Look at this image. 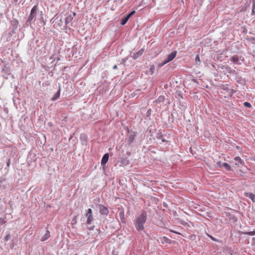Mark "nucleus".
Returning a JSON list of instances; mask_svg holds the SVG:
<instances>
[{"instance_id":"b1692460","label":"nucleus","mask_w":255,"mask_h":255,"mask_svg":"<svg viewBox=\"0 0 255 255\" xmlns=\"http://www.w3.org/2000/svg\"><path fill=\"white\" fill-rule=\"evenodd\" d=\"M77 220V216H75L72 219V222L73 224H76Z\"/></svg>"},{"instance_id":"a211bd4d","label":"nucleus","mask_w":255,"mask_h":255,"mask_svg":"<svg viewBox=\"0 0 255 255\" xmlns=\"http://www.w3.org/2000/svg\"><path fill=\"white\" fill-rule=\"evenodd\" d=\"M154 70H155L154 65H151L149 68V72H150V74L151 75L154 73Z\"/></svg>"},{"instance_id":"f8f14e48","label":"nucleus","mask_w":255,"mask_h":255,"mask_svg":"<svg viewBox=\"0 0 255 255\" xmlns=\"http://www.w3.org/2000/svg\"><path fill=\"white\" fill-rule=\"evenodd\" d=\"M135 136H136V134L135 133V132H133L132 134L129 135V138H128V143L129 144H130L133 142Z\"/></svg>"},{"instance_id":"dca6fc26","label":"nucleus","mask_w":255,"mask_h":255,"mask_svg":"<svg viewBox=\"0 0 255 255\" xmlns=\"http://www.w3.org/2000/svg\"><path fill=\"white\" fill-rule=\"evenodd\" d=\"M234 160L237 161L240 164L242 165L244 164V161L239 156L235 157Z\"/></svg>"},{"instance_id":"f3484780","label":"nucleus","mask_w":255,"mask_h":255,"mask_svg":"<svg viewBox=\"0 0 255 255\" xmlns=\"http://www.w3.org/2000/svg\"><path fill=\"white\" fill-rule=\"evenodd\" d=\"M73 19V17H72L71 15L67 16L65 18V23L66 24L69 23L70 21H71Z\"/></svg>"},{"instance_id":"a878e982","label":"nucleus","mask_w":255,"mask_h":255,"mask_svg":"<svg viewBox=\"0 0 255 255\" xmlns=\"http://www.w3.org/2000/svg\"><path fill=\"white\" fill-rule=\"evenodd\" d=\"M244 105L245 106H246V107H249V108H251V105L250 103L249 102H245L244 103Z\"/></svg>"},{"instance_id":"2eb2a0df","label":"nucleus","mask_w":255,"mask_h":255,"mask_svg":"<svg viewBox=\"0 0 255 255\" xmlns=\"http://www.w3.org/2000/svg\"><path fill=\"white\" fill-rule=\"evenodd\" d=\"M129 164V161L126 158L123 159L122 160L121 164L120 166H126Z\"/></svg>"},{"instance_id":"72a5a7b5","label":"nucleus","mask_w":255,"mask_h":255,"mask_svg":"<svg viewBox=\"0 0 255 255\" xmlns=\"http://www.w3.org/2000/svg\"><path fill=\"white\" fill-rule=\"evenodd\" d=\"M76 13L74 12L73 13V16H72V17H74L76 15Z\"/></svg>"},{"instance_id":"cd10ccee","label":"nucleus","mask_w":255,"mask_h":255,"mask_svg":"<svg viewBox=\"0 0 255 255\" xmlns=\"http://www.w3.org/2000/svg\"><path fill=\"white\" fill-rule=\"evenodd\" d=\"M195 61L196 62H200V57H199V56L198 55H197L196 56V58H195Z\"/></svg>"},{"instance_id":"0eeeda50","label":"nucleus","mask_w":255,"mask_h":255,"mask_svg":"<svg viewBox=\"0 0 255 255\" xmlns=\"http://www.w3.org/2000/svg\"><path fill=\"white\" fill-rule=\"evenodd\" d=\"M218 166L220 167H224L227 171L231 170V167L227 163H221V162L217 163Z\"/></svg>"},{"instance_id":"473e14b6","label":"nucleus","mask_w":255,"mask_h":255,"mask_svg":"<svg viewBox=\"0 0 255 255\" xmlns=\"http://www.w3.org/2000/svg\"><path fill=\"white\" fill-rule=\"evenodd\" d=\"M113 69H117V66L116 65H115L114 67H113Z\"/></svg>"},{"instance_id":"20e7f679","label":"nucleus","mask_w":255,"mask_h":255,"mask_svg":"<svg viewBox=\"0 0 255 255\" xmlns=\"http://www.w3.org/2000/svg\"><path fill=\"white\" fill-rule=\"evenodd\" d=\"M98 208L101 214L106 216H108L109 211L107 207H105L103 205L99 204L98 205Z\"/></svg>"},{"instance_id":"e433bc0d","label":"nucleus","mask_w":255,"mask_h":255,"mask_svg":"<svg viewBox=\"0 0 255 255\" xmlns=\"http://www.w3.org/2000/svg\"><path fill=\"white\" fill-rule=\"evenodd\" d=\"M14 1H17V0H14Z\"/></svg>"},{"instance_id":"393cba45","label":"nucleus","mask_w":255,"mask_h":255,"mask_svg":"<svg viewBox=\"0 0 255 255\" xmlns=\"http://www.w3.org/2000/svg\"><path fill=\"white\" fill-rule=\"evenodd\" d=\"M6 223V221L1 218H0V225H2Z\"/></svg>"},{"instance_id":"bb28decb","label":"nucleus","mask_w":255,"mask_h":255,"mask_svg":"<svg viewBox=\"0 0 255 255\" xmlns=\"http://www.w3.org/2000/svg\"><path fill=\"white\" fill-rule=\"evenodd\" d=\"M135 11L134 10L132 11L127 15L128 16L129 18H130L133 14H134L135 13Z\"/></svg>"},{"instance_id":"ddd939ff","label":"nucleus","mask_w":255,"mask_h":255,"mask_svg":"<svg viewBox=\"0 0 255 255\" xmlns=\"http://www.w3.org/2000/svg\"><path fill=\"white\" fill-rule=\"evenodd\" d=\"M60 95V88H59L58 91L56 93H55V95H54V96L52 97V98L51 99L52 101H55L57 99H58L59 98Z\"/></svg>"},{"instance_id":"423d86ee","label":"nucleus","mask_w":255,"mask_h":255,"mask_svg":"<svg viewBox=\"0 0 255 255\" xmlns=\"http://www.w3.org/2000/svg\"><path fill=\"white\" fill-rule=\"evenodd\" d=\"M109 158V155L108 153H106L103 155L102 160H101L102 166H105V165L108 161Z\"/></svg>"},{"instance_id":"4468645a","label":"nucleus","mask_w":255,"mask_h":255,"mask_svg":"<svg viewBox=\"0 0 255 255\" xmlns=\"http://www.w3.org/2000/svg\"><path fill=\"white\" fill-rule=\"evenodd\" d=\"M129 18L128 16L127 15L126 17L122 19L121 24L123 25L126 24Z\"/></svg>"},{"instance_id":"6e6552de","label":"nucleus","mask_w":255,"mask_h":255,"mask_svg":"<svg viewBox=\"0 0 255 255\" xmlns=\"http://www.w3.org/2000/svg\"><path fill=\"white\" fill-rule=\"evenodd\" d=\"M120 210V212H119V216H120V219L121 220V222H123V223H125L126 222V219L125 218V211H124V209L123 208L119 210Z\"/></svg>"},{"instance_id":"2f4dec72","label":"nucleus","mask_w":255,"mask_h":255,"mask_svg":"<svg viewBox=\"0 0 255 255\" xmlns=\"http://www.w3.org/2000/svg\"><path fill=\"white\" fill-rule=\"evenodd\" d=\"M163 239L164 240H165V242H167V241L168 240L166 237H163Z\"/></svg>"},{"instance_id":"f704fd0d","label":"nucleus","mask_w":255,"mask_h":255,"mask_svg":"<svg viewBox=\"0 0 255 255\" xmlns=\"http://www.w3.org/2000/svg\"><path fill=\"white\" fill-rule=\"evenodd\" d=\"M234 92V90H232V93H233Z\"/></svg>"},{"instance_id":"6ab92c4d","label":"nucleus","mask_w":255,"mask_h":255,"mask_svg":"<svg viewBox=\"0 0 255 255\" xmlns=\"http://www.w3.org/2000/svg\"><path fill=\"white\" fill-rule=\"evenodd\" d=\"M231 60L236 63L239 61V58L237 56H234L231 58Z\"/></svg>"},{"instance_id":"c9c22d12","label":"nucleus","mask_w":255,"mask_h":255,"mask_svg":"<svg viewBox=\"0 0 255 255\" xmlns=\"http://www.w3.org/2000/svg\"><path fill=\"white\" fill-rule=\"evenodd\" d=\"M253 240H255V238H254L253 239Z\"/></svg>"},{"instance_id":"aec40b11","label":"nucleus","mask_w":255,"mask_h":255,"mask_svg":"<svg viewBox=\"0 0 255 255\" xmlns=\"http://www.w3.org/2000/svg\"><path fill=\"white\" fill-rule=\"evenodd\" d=\"M243 234L249 236H254L255 235V231L244 232Z\"/></svg>"},{"instance_id":"c756f323","label":"nucleus","mask_w":255,"mask_h":255,"mask_svg":"<svg viewBox=\"0 0 255 255\" xmlns=\"http://www.w3.org/2000/svg\"><path fill=\"white\" fill-rule=\"evenodd\" d=\"M222 89L224 90H227V88L226 87H225L224 86H223Z\"/></svg>"},{"instance_id":"39448f33","label":"nucleus","mask_w":255,"mask_h":255,"mask_svg":"<svg viewBox=\"0 0 255 255\" xmlns=\"http://www.w3.org/2000/svg\"><path fill=\"white\" fill-rule=\"evenodd\" d=\"M177 54L176 51H174L172 52L170 54H169L166 59H165L164 60L165 61V63H168L172 60H173L175 57H176V55Z\"/></svg>"},{"instance_id":"5701e85b","label":"nucleus","mask_w":255,"mask_h":255,"mask_svg":"<svg viewBox=\"0 0 255 255\" xmlns=\"http://www.w3.org/2000/svg\"><path fill=\"white\" fill-rule=\"evenodd\" d=\"M167 64V63H165V61L164 60L163 62L162 63H159L158 64V67L159 68H160L161 67H162L163 65H164L165 64Z\"/></svg>"},{"instance_id":"412c9836","label":"nucleus","mask_w":255,"mask_h":255,"mask_svg":"<svg viewBox=\"0 0 255 255\" xmlns=\"http://www.w3.org/2000/svg\"><path fill=\"white\" fill-rule=\"evenodd\" d=\"M207 236L211 239L213 241H215V242H220V241L217 239L216 238H214V237H213L211 235H210L209 234H207Z\"/></svg>"},{"instance_id":"4be33fe9","label":"nucleus","mask_w":255,"mask_h":255,"mask_svg":"<svg viewBox=\"0 0 255 255\" xmlns=\"http://www.w3.org/2000/svg\"><path fill=\"white\" fill-rule=\"evenodd\" d=\"M165 100V97L163 96H160L158 97L157 101L159 102H163Z\"/></svg>"},{"instance_id":"f03ea898","label":"nucleus","mask_w":255,"mask_h":255,"mask_svg":"<svg viewBox=\"0 0 255 255\" xmlns=\"http://www.w3.org/2000/svg\"><path fill=\"white\" fill-rule=\"evenodd\" d=\"M37 10V6L36 5H34L32 8L30 14L27 18V22H30L35 18Z\"/></svg>"},{"instance_id":"7ed1b4c3","label":"nucleus","mask_w":255,"mask_h":255,"mask_svg":"<svg viewBox=\"0 0 255 255\" xmlns=\"http://www.w3.org/2000/svg\"><path fill=\"white\" fill-rule=\"evenodd\" d=\"M86 217L87 218V224L90 225L93 221L94 218L92 214V210L91 209H88L86 211Z\"/></svg>"},{"instance_id":"9d476101","label":"nucleus","mask_w":255,"mask_h":255,"mask_svg":"<svg viewBox=\"0 0 255 255\" xmlns=\"http://www.w3.org/2000/svg\"><path fill=\"white\" fill-rule=\"evenodd\" d=\"M245 196L250 198L253 202H255V194L252 193L246 192L245 193Z\"/></svg>"},{"instance_id":"1a4fd4ad","label":"nucleus","mask_w":255,"mask_h":255,"mask_svg":"<svg viewBox=\"0 0 255 255\" xmlns=\"http://www.w3.org/2000/svg\"><path fill=\"white\" fill-rule=\"evenodd\" d=\"M50 236V233L49 230H47L45 235L41 238V241L44 242L47 240Z\"/></svg>"},{"instance_id":"c85d7f7f","label":"nucleus","mask_w":255,"mask_h":255,"mask_svg":"<svg viewBox=\"0 0 255 255\" xmlns=\"http://www.w3.org/2000/svg\"><path fill=\"white\" fill-rule=\"evenodd\" d=\"M9 235H6L5 237V241H8L9 240Z\"/></svg>"},{"instance_id":"f257e3e1","label":"nucleus","mask_w":255,"mask_h":255,"mask_svg":"<svg viewBox=\"0 0 255 255\" xmlns=\"http://www.w3.org/2000/svg\"><path fill=\"white\" fill-rule=\"evenodd\" d=\"M147 218V214L144 212L142 213L136 218L135 222V227L138 231H141L144 230V224L146 222Z\"/></svg>"},{"instance_id":"7c9ffc66","label":"nucleus","mask_w":255,"mask_h":255,"mask_svg":"<svg viewBox=\"0 0 255 255\" xmlns=\"http://www.w3.org/2000/svg\"><path fill=\"white\" fill-rule=\"evenodd\" d=\"M10 164V159H8V162H7V166L8 167Z\"/></svg>"},{"instance_id":"9b49d317","label":"nucleus","mask_w":255,"mask_h":255,"mask_svg":"<svg viewBox=\"0 0 255 255\" xmlns=\"http://www.w3.org/2000/svg\"><path fill=\"white\" fill-rule=\"evenodd\" d=\"M144 51V48H141L139 51H138L137 52L133 54V57L134 58H136L140 56H141L143 52Z\"/></svg>"}]
</instances>
